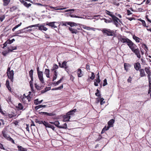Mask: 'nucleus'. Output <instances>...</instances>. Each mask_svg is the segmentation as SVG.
<instances>
[{
    "instance_id": "nucleus-5",
    "label": "nucleus",
    "mask_w": 151,
    "mask_h": 151,
    "mask_svg": "<svg viewBox=\"0 0 151 151\" xmlns=\"http://www.w3.org/2000/svg\"><path fill=\"white\" fill-rule=\"evenodd\" d=\"M61 24L62 26H67V24L69 25L71 28H73L74 27L78 26V25H80L79 24L73 22H61Z\"/></svg>"
},
{
    "instance_id": "nucleus-58",
    "label": "nucleus",
    "mask_w": 151,
    "mask_h": 151,
    "mask_svg": "<svg viewBox=\"0 0 151 151\" xmlns=\"http://www.w3.org/2000/svg\"><path fill=\"white\" fill-rule=\"evenodd\" d=\"M146 18L147 19V21H148L149 22H150L151 23V20L150 19L148 18V16L147 15H146Z\"/></svg>"
},
{
    "instance_id": "nucleus-40",
    "label": "nucleus",
    "mask_w": 151,
    "mask_h": 151,
    "mask_svg": "<svg viewBox=\"0 0 151 151\" xmlns=\"http://www.w3.org/2000/svg\"><path fill=\"white\" fill-rule=\"evenodd\" d=\"M24 97L23 96V97L22 99V102L24 103H27V101H26L27 99H26L25 96V94H24Z\"/></svg>"
},
{
    "instance_id": "nucleus-16",
    "label": "nucleus",
    "mask_w": 151,
    "mask_h": 151,
    "mask_svg": "<svg viewBox=\"0 0 151 151\" xmlns=\"http://www.w3.org/2000/svg\"><path fill=\"white\" fill-rule=\"evenodd\" d=\"M134 68L135 70L138 71L141 68V65L139 63L137 62L134 65Z\"/></svg>"
},
{
    "instance_id": "nucleus-18",
    "label": "nucleus",
    "mask_w": 151,
    "mask_h": 151,
    "mask_svg": "<svg viewBox=\"0 0 151 151\" xmlns=\"http://www.w3.org/2000/svg\"><path fill=\"white\" fill-rule=\"evenodd\" d=\"M67 62L66 61H64L62 64L61 68H65V70H66V69L68 68V66L67 65Z\"/></svg>"
},
{
    "instance_id": "nucleus-34",
    "label": "nucleus",
    "mask_w": 151,
    "mask_h": 151,
    "mask_svg": "<svg viewBox=\"0 0 151 151\" xmlns=\"http://www.w3.org/2000/svg\"><path fill=\"white\" fill-rule=\"evenodd\" d=\"M58 66L56 64H55L53 67V69H52V71H55L56 70V69H58Z\"/></svg>"
},
{
    "instance_id": "nucleus-17",
    "label": "nucleus",
    "mask_w": 151,
    "mask_h": 151,
    "mask_svg": "<svg viewBox=\"0 0 151 151\" xmlns=\"http://www.w3.org/2000/svg\"><path fill=\"white\" fill-rule=\"evenodd\" d=\"M17 46H13L12 45H9L7 46L8 50H10L12 51V52H14L13 50L17 49Z\"/></svg>"
},
{
    "instance_id": "nucleus-14",
    "label": "nucleus",
    "mask_w": 151,
    "mask_h": 151,
    "mask_svg": "<svg viewBox=\"0 0 151 151\" xmlns=\"http://www.w3.org/2000/svg\"><path fill=\"white\" fill-rule=\"evenodd\" d=\"M38 78L40 81L42 83H44V81L42 77V72L38 71Z\"/></svg>"
},
{
    "instance_id": "nucleus-25",
    "label": "nucleus",
    "mask_w": 151,
    "mask_h": 151,
    "mask_svg": "<svg viewBox=\"0 0 151 151\" xmlns=\"http://www.w3.org/2000/svg\"><path fill=\"white\" fill-rule=\"evenodd\" d=\"M114 120L113 119H111L110 120L109 122H108V124L109 125L108 126H111V125H112L114 123Z\"/></svg>"
},
{
    "instance_id": "nucleus-6",
    "label": "nucleus",
    "mask_w": 151,
    "mask_h": 151,
    "mask_svg": "<svg viewBox=\"0 0 151 151\" xmlns=\"http://www.w3.org/2000/svg\"><path fill=\"white\" fill-rule=\"evenodd\" d=\"M34 26V25H31L29 27H26L20 30L17 31L16 33V35L19 37L23 36V35L22 34V32H23L25 31H27V30H26L27 29H28L29 28H31ZM27 31H28V30H27Z\"/></svg>"
},
{
    "instance_id": "nucleus-36",
    "label": "nucleus",
    "mask_w": 151,
    "mask_h": 151,
    "mask_svg": "<svg viewBox=\"0 0 151 151\" xmlns=\"http://www.w3.org/2000/svg\"><path fill=\"white\" fill-rule=\"evenodd\" d=\"M23 4L27 8H28L31 5V4H30V3L27 4V3L26 1L25 2H24V3Z\"/></svg>"
},
{
    "instance_id": "nucleus-41",
    "label": "nucleus",
    "mask_w": 151,
    "mask_h": 151,
    "mask_svg": "<svg viewBox=\"0 0 151 151\" xmlns=\"http://www.w3.org/2000/svg\"><path fill=\"white\" fill-rule=\"evenodd\" d=\"M63 79V78H61V79L60 80H59L57 82H56L55 86L58 85L59 83H61Z\"/></svg>"
},
{
    "instance_id": "nucleus-27",
    "label": "nucleus",
    "mask_w": 151,
    "mask_h": 151,
    "mask_svg": "<svg viewBox=\"0 0 151 151\" xmlns=\"http://www.w3.org/2000/svg\"><path fill=\"white\" fill-rule=\"evenodd\" d=\"M130 65L128 63H124V68L125 70L127 71L128 70V67H130Z\"/></svg>"
},
{
    "instance_id": "nucleus-60",
    "label": "nucleus",
    "mask_w": 151,
    "mask_h": 151,
    "mask_svg": "<svg viewBox=\"0 0 151 151\" xmlns=\"http://www.w3.org/2000/svg\"><path fill=\"white\" fill-rule=\"evenodd\" d=\"M7 127H5L3 129V130L2 131V132H4V133H6V131L7 130Z\"/></svg>"
},
{
    "instance_id": "nucleus-29",
    "label": "nucleus",
    "mask_w": 151,
    "mask_h": 151,
    "mask_svg": "<svg viewBox=\"0 0 151 151\" xmlns=\"http://www.w3.org/2000/svg\"><path fill=\"white\" fill-rule=\"evenodd\" d=\"M22 24V23L21 22H20L19 24H18L16 26H15V27H14L12 29V31L14 32V31L18 27H19Z\"/></svg>"
},
{
    "instance_id": "nucleus-31",
    "label": "nucleus",
    "mask_w": 151,
    "mask_h": 151,
    "mask_svg": "<svg viewBox=\"0 0 151 151\" xmlns=\"http://www.w3.org/2000/svg\"><path fill=\"white\" fill-rule=\"evenodd\" d=\"M110 19H111V18H110ZM103 19L104 20V22L106 23H110L112 22V21L111 20H108L104 18Z\"/></svg>"
},
{
    "instance_id": "nucleus-9",
    "label": "nucleus",
    "mask_w": 151,
    "mask_h": 151,
    "mask_svg": "<svg viewBox=\"0 0 151 151\" xmlns=\"http://www.w3.org/2000/svg\"><path fill=\"white\" fill-rule=\"evenodd\" d=\"M14 71L12 70L9 72H7V75L8 78L11 80L12 82H13L14 73Z\"/></svg>"
},
{
    "instance_id": "nucleus-20",
    "label": "nucleus",
    "mask_w": 151,
    "mask_h": 151,
    "mask_svg": "<svg viewBox=\"0 0 151 151\" xmlns=\"http://www.w3.org/2000/svg\"><path fill=\"white\" fill-rule=\"evenodd\" d=\"M139 71L140 72V76L141 77H143L146 76L144 70L143 69H140L139 70Z\"/></svg>"
},
{
    "instance_id": "nucleus-3",
    "label": "nucleus",
    "mask_w": 151,
    "mask_h": 151,
    "mask_svg": "<svg viewBox=\"0 0 151 151\" xmlns=\"http://www.w3.org/2000/svg\"><path fill=\"white\" fill-rule=\"evenodd\" d=\"M80 25H79L80 26L78 27H76L74 28L69 27V29L70 31V32L72 34H78L79 32H81V30H82L81 27V26H82L83 28L86 29L87 26L82 25L81 24H80ZM79 25H78V26Z\"/></svg>"
},
{
    "instance_id": "nucleus-26",
    "label": "nucleus",
    "mask_w": 151,
    "mask_h": 151,
    "mask_svg": "<svg viewBox=\"0 0 151 151\" xmlns=\"http://www.w3.org/2000/svg\"><path fill=\"white\" fill-rule=\"evenodd\" d=\"M54 74L53 76V78L52 79V81H54V80H55L57 78V70H55L54 71Z\"/></svg>"
},
{
    "instance_id": "nucleus-10",
    "label": "nucleus",
    "mask_w": 151,
    "mask_h": 151,
    "mask_svg": "<svg viewBox=\"0 0 151 151\" xmlns=\"http://www.w3.org/2000/svg\"><path fill=\"white\" fill-rule=\"evenodd\" d=\"M112 18V22L114 24L116 27H118V24H119L118 20H119V19L114 15Z\"/></svg>"
},
{
    "instance_id": "nucleus-54",
    "label": "nucleus",
    "mask_w": 151,
    "mask_h": 151,
    "mask_svg": "<svg viewBox=\"0 0 151 151\" xmlns=\"http://www.w3.org/2000/svg\"><path fill=\"white\" fill-rule=\"evenodd\" d=\"M63 88V85H62L61 86H60L57 88V90H60L61 89Z\"/></svg>"
},
{
    "instance_id": "nucleus-57",
    "label": "nucleus",
    "mask_w": 151,
    "mask_h": 151,
    "mask_svg": "<svg viewBox=\"0 0 151 151\" xmlns=\"http://www.w3.org/2000/svg\"><path fill=\"white\" fill-rule=\"evenodd\" d=\"M0 121L1 122V124H2V125H4L5 124V122L3 119H0Z\"/></svg>"
},
{
    "instance_id": "nucleus-63",
    "label": "nucleus",
    "mask_w": 151,
    "mask_h": 151,
    "mask_svg": "<svg viewBox=\"0 0 151 151\" xmlns=\"http://www.w3.org/2000/svg\"><path fill=\"white\" fill-rule=\"evenodd\" d=\"M34 103L35 105L38 104V99H36L35 100Z\"/></svg>"
},
{
    "instance_id": "nucleus-30",
    "label": "nucleus",
    "mask_w": 151,
    "mask_h": 151,
    "mask_svg": "<svg viewBox=\"0 0 151 151\" xmlns=\"http://www.w3.org/2000/svg\"><path fill=\"white\" fill-rule=\"evenodd\" d=\"M50 89H51V87H47L45 88V91H44V90H42L41 91V92L42 93H44L46 92L47 91H48L50 90Z\"/></svg>"
},
{
    "instance_id": "nucleus-62",
    "label": "nucleus",
    "mask_w": 151,
    "mask_h": 151,
    "mask_svg": "<svg viewBox=\"0 0 151 151\" xmlns=\"http://www.w3.org/2000/svg\"><path fill=\"white\" fill-rule=\"evenodd\" d=\"M132 81V78L130 76L129 78L127 80V81L128 82H131V81Z\"/></svg>"
},
{
    "instance_id": "nucleus-23",
    "label": "nucleus",
    "mask_w": 151,
    "mask_h": 151,
    "mask_svg": "<svg viewBox=\"0 0 151 151\" xmlns=\"http://www.w3.org/2000/svg\"><path fill=\"white\" fill-rule=\"evenodd\" d=\"M3 5L7 6L9 3L10 0H3Z\"/></svg>"
},
{
    "instance_id": "nucleus-43",
    "label": "nucleus",
    "mask_w": 151,
    "mask_h": 151,
    "mask_svg": "<svg viewBox=\"0 0 151 151\" xmlns=\"http://www.w3.org/2000/svg\"><path fill=\"white\" fill-rule=\"evenodd\" d=\"M100 100V104L101 105H102L105 103V101H103L104 100V99L103 98H101Z\"/></svg>"
},
{
    "instance_id": "nucleus-33",
    "label": "nucleus",
    "mask_w": 151,
    "mask_h": 151,
    "mask_svg": "<svg viewBox=\"0 0 151 151\" xmlns=\"http://www.w3.org/2000/svg\"><path fill=\"white\" fill-rule=\"evenodd\" d=\"M59 128H63L66 129L67 128V124L66 123H65L62 126H59Z\"/></svg>"
},
{
    "instance_id": "nucleus-7",
    "label": "nucleus",
    "mask_w": 151,
    "mask_h": 151,
    "mask_svg": "<svg viewBox=\"0 0 151 151\" xmlns=\"http://www.w3.org/2000/svg\"><path fill=\"white\" fill-rule=\"evenodd\" d=\"M38 124H43L46 127L50 128H51L53 130H55V127L52 125H51L47 123L45 121H38Z\"/></svg>"
},
{
    "instance_id": "nucleus-42",
    "label": "nucleus",
    "mask_w": 151,
    "mask_h": 151,
    "mask_svg": "<svg viewBox=\"0 0 151 151\" xmlns=\"http://www.w3.org/2000/svg\"><path fill=\"white\" fill-rule=\"evenodd\" d=\"M2 134L3 135V136L5 138L7 139V138L9 136H8L7 134L5 132L4 133V132H2Z\"/></svg>"
},
{
    "instance_id": "nucleus-53",
    "label": "nucleus",
    "mask_w": 151,
    "mask_h": 151,
    "mask_svg": "<svg viewBox=\"0 0 151 151\" xmlns=\"http://www.w3.org/2000/svg\"><path fill=\"white\" fill-rule=\"evenodd\" d=\"M109 127H110V126H108L107 127H106V126H105V127H104V128L103 129H104L105 131H106L108 129H109Z\"/></svg>"
},
{
    "instance_id": "nucleus-50",
    "label": "nucleus",
    "mask_w": 151,
    "mask_h": 151,
    "mask_svg": "<svg viewBox=\"0 0 151 151\" xmlns=\"http://www.w3.org/2000/svg\"><path fill=\"white\" fill-rule=\"evenodd\" d=\"M38 109V106H36L35 107V108L34 109V111L36 113V114H37V113L38 112V111H37V110Z\"/></svg>"
},
{
    "instance_id": "nucleus-22",
    "label": "nucleus",
    "mask_w": 151,
    "mask_h": 151,
    "mask_svg": "<svg viewBox=\"0 0 151 151\" xmlns=\"http://www.w3.org/2000/svg\"><path fill=\"white\" fill-rule=\"evenodd\" d=\"M82 72L81 69H78L77 74L78 77H80L83 76V74L82 73Z\"/></svg>"
},
{
    "instance_id": "nucleus-61",
    "label": "nucleus",
    "mask_w": 151,
    "mask_h": 151,
    "mask_svg": "<svg viewBox=\"0 0 151 151\" xmlns=\"http://www.w3.org/2000/svg\"><path fill=\"white\" fill-rule=\"evenodd\" d=\"M95 95L96 96H98L100 98V93L97 92L96 93Z\"/></svg>"
},
{
    "instance_id": "nucleus-19",
    "label": "nucleus",
    "mask_w": 151,
    "mask_h": 151,
    "mask_svg": "<svg viewBox=\"0 0 151 151\" xmlns=\"http://www.w3.org/2000/svg\"><path fill=\"white\" fill-rule=\"evenodd\" d=\"M133 52L135 53V54L138 58H140L141 56L139 54V50L138 48L135 50Z\"/></svg>"
},
{
    "instance_id": "nucleus-35",
    "label": "nucleus",
    "mask_w": 151,
    "mask_h": 151,
    "mask_svg": "<svg viewBox=\"0 0 151 151\" xmlns=\"http://www.w3.org/2000/svg\"><path fill=\"white\" fill-rule=\"evenodd\" d=\"M50 7L52 8L53 9L55 10H61L64 9H66V8H60V9H59V8H58L57 7H51V6H50Z\"/></svg>"
},
{
    "instance_id": "nucleus-38",
    "label": "nucleus",
    "mask_w": 151,
    "mask_h": 151,
    "mask_svg": "<svg viewBox=\"0 0 151 151\" xmlns=\"http://www.w3.org/2000/svg\"><path fill=\"white\" fill-rule=\"evenodd\" d=\"M106 14L108 15H109L110 16H111V18L113 17L114 16V15H113L111 14V12L110 11L107 10H106Z\"/></svg>"
},
{
    "instance_id": "nucleus-45",
    "label": "nucleus",
    "mask_w": 151,
    "mask_h": 151,
    "mask_svg": "<svg viewBox=\"0 0 151 151\" xmlns=\"http://www.w3.org/2000/svg\"><path fill=\"white\" fill-rule=\"evenodd\" d=\"M0 148L1 149H3L4 150H5L7 151L8 150L5 149L3 146V145L1 143H0Z\"/></svg>"
},
{
    "instance_id": "nucleus-39",
    "label": "nucleus",
    "mask_w": 151,
    "mask_h": 151,
    "mask_svg": "<svg viewBox=\"0 0 151 151\" xmlns=\"http://www.w3.org/2000/svg\"><path fill=\"white\" fill-rule=\"evenodd\" d=\"M150 67H146L145 68V70L147 74L150 73Z\"/></svg>"
},
{
    "instance_id": "nucleus-46",
    "label": "nucleus",
    "mask_w": 151,
    "mask_h": 151,
    "mask_svg": "<svg viewBox=\"0 0 151 151\" xmlns=\"http://www.w3.org/2000/svg\"><path fill=\"white\" fill-rule=\"evenodd\" d=\"M70 17H76V18H82V17H79V16H77L76 15L74 16L73 15H70Z\"/></svg>"
},
{
    "instance_id": "nucleus-8",
    "label": "nucleus",
    "mask_w": 151,
    "mask_h": 151,
    "mask_svg": "<svg viewBox=\"0 0 151 151\" xmlns=\"http://www.w3.org/2000/svg\"><path fill=\"white\" fill-rule=\"evenodd\" d=\"M29 75L30 77L31 78V80L30 81L29 83L30 84V86L31 89H32V91L33 92L34 91L33 89V86L32 84V81L33 80V70H31L29 72Z\"/></svg>"
},
{
    "instance_id": "nucleus-52",
    "label": "nucleus",
    "mask_w": 151,
    "mask_h": 151,
    "mask_svg": "<svg viewBox=\"0 0 151 151\" xmlns=\"http://www.w3.org/2000/svg\"><path fill=\"white\" fill-rule=\"evenodd\" d=\"M46 107V106L45 105H38V109L42 107H44L45 108Z\"/></svg>"
},
{
    "instance_id": "nucleus-44",
    "label": "nucleus",
    "mask_w": 151,
    "mask_h": 151,
    "mask_svg": "<svg viewBox=\"0 0 151 151\" xmlns=\"http://www.w3.org/2000/svg\"><path fill=\"white\" fill-rule=\"evenodd\" d=\"M107 84V80L106 79H104L103 81V86H105Z\"/></svg>"
},
{
    "instance_id": "nucleus-11",
    "label": "nucleus",
    "mask_w": 151,
    "mask_h": 151,
    "mask_svg": "<svg viewBox=\"0 0 151 151\" xmlns=\"http://www.w3.org/2000/svg\"><path fill=\"white\" fill-rule=\"evenodd\" d=\"M15 41V40L14 38H13L11 40L9 39L7 40L3 44L4 46L3 47V48H4L5 47L7 46L8 44H10L12 43L14 41Z\"/></svg>"
},
{
    "instance_id": "nucleus-51",
    "label": "nucleus",
    "mask_w": 151,
    "mask_h": 151,
    "mask_svg": "<svg viewBox=\"0 0 151 151\" xmlns=\"http://www.w3.org/2000/svg\"><path fill=\"white\" fill-rule=\"evenodd\" d=\"M26 99L28 102H29L30 99V97L29 96H25Z\"/></svg>"
},
{
    "instance_id": "nucleus-28",
    "label": "nucleus",
    "mask_w": 151,
    "mask_h": 151,
    "mask_svg": "<svg viewBox=\"0 0 151 151\" xmlns=\"http://www.w3.org/2000/svg\"><path fill=\"white\" fill-rule=\"evenodd\" d=\"M17 108L19 109V110H23V106L22 104H21L20 103H19L18 104V106H17Z\"/></svg>"
},
{
    "instance_id": "nucleus-56",
    "label": "nucleus",
    "mask_w": 151,
    "mask_h": 151,
    "mask_svg": "<svg viewBox=\"0 0 151 151\" xmlns=\"http://www.w3.org/2000/svg\"><path fill=\"white\" fill-rule=\"evenodd\" d=\"M7 88L10 91H11V88L9 86V85H6Z\"/></svg>"
},
{
    "instance_id": "nucleus-12",
    "label": "nucleus",
    "mask_w": 151,
    "mask_h": 151,
    "mask_svg": "<svg viewBox=\"0 0 151 151\" xmlns=\"http://www.w3.org/2000/svg\"><path fill=\"white\" fill-rule=\"evenodd\" d=\"M57 23V22H47L46 23V25H48L50 27H51L52 28H57V27L55 25V23Z\"/></svg>"
},
{
    "instance_id": "nucleus-32",
    "label": "nucleus",
    "mask_w": 151,
    "mask_h": 151,
    "mask_svg": "<svg viewBox=\"0 0 151 151\" xmlns=\"http://www.w3.org/2000/svg\"><path fill=\"white\" fill-rule=\"evenodd\" d=\"M17 9V7L15 6H13L10 9V11L11 12H13Z\"/></svg>"
},
{
    "instance_id": "nucleus-24",
    "label": "nucleus",
    "mask_w": 151,
    "mask_h": 151,
    "mask_svg": "<svg viewBox=\"0 0 151 151\" xmlns=\"http://www.w3.org/2000/svg\"><path fill=\"white\" fill-rule=\"evenodd\" d=\"M18 150L20 151H27V149L21 146H17Z\"/></svg>"
},
{
    "instance_id": "nucleus-37",
    "label": "nucleus",
    "mask_w": 151,
    "mask_h": 151,
    "mask_svg": "<svg viewBox=\"0 0 151 151\" xmlns=\"http://www.w3.org/2000/svg\"><path fill=\"white\" fill-rule=\"evenodd\" d=\"M59 122L58 121H55L53 123V124L55 125L57 127H58L59 128V126H59Z\"/></svg>"
},
{
    "instance_id": "nucleus-49",
    "label": "nucleus",
    "mask_w": 151,
    "mask_h": 151,
    "mask_svg": "<svg viewBox=\"0 0 151 151\" xmlns=\"http://www.w3.org/2000/svg\"><path fill=\"white\" fill-rule=\"evenodd\" d=\"M50 70L48 69H45V74L46 75H48V74H49Z\"/></svg>"
},
{
    "instance_id": "nucleus-21",
    "label": "nucleus",
    "mask_w": 151,
    "mask_h": 151,
    "mask_svg": "<svg viewBox=\"0 0 151 151\" xmlns=\"http://www.w3.org/2000/svg\"><path fill=\"white\" fill-rule=\"evenodd\" d=\"M12 51L10 50H5L2 52V54L4 56H6L9 53L12 52Z\"/></svg>"
},
{
    "instance_id": "nucleus-55",
    "label": "nucleus",
    "mask_w": 151,
    "mask_h": 151,
    "mask_svg": "<svg viewBox=\"0 0 151 151\" xmlns=\"http://www.w3.org/2000/svg\"><path fill=\"white\" fill-rule=\"evenodd\" d=\"M5 17L4 16H2L1 17H0V20L1 22H2L3 21V20L4 19Z\"/></svg>"
},
{
    "instance_id": "nucleus-13",
    "label": "nucleus",
    "mask_w": 151,
    "mask_h": 151,
    "mask_svg": "<svg viewBox=\"0 0 151 151\" xmlns=\"http://www.w3.org/2000/svg\"><path fill=\"white\" fill-rule=\"evenodd\" d=\"M39 113L40 114H43L44 115H46L47 116H54L55 115V114L53 113H47L46 112H39Z\"/></svg>"
},
{
    "instance_id": "nucleus-64",
    "label": "nucleus",
    "mask_w": 151,
    "mask_h": 151,
    "mask_svg": "<svg viewBox=\"0 0 151 151\" xmlns=\"http://www.w3.org/2000/svg\"><path fill=\"white\" fill-rule=\"evenodd\" d=\"M8 116L10 118H11L13 116L12 114H8Z\"/></svg>"
},
{
    "instance_id": "nucleus-15",
    "label": "nucleus",
    "mask_w": 151,
    "mask_h": 151,
    "mask_svg": "<svg viewBox=\"0 0 151 151\" xmlns=\"http://www.w3.org/2000/svg\"><path fill=\"white\" fill-rule=\"evenodd\" d=\"M38 29L43 32V31H46L47 29L44 26L39 25L38 24Z\"/></svg>"
},
{
    "instance_id": "nucleus-2",
    "label": "nucleus",
    "mask_w": 151,
    "mask_h": 151,
    "mask_svg": "<svg viewBox=\"0 0 151 151\" xmlns=\"http://www.w3.org/2000/svg\"><path fill=\"white\" fill-rule=\"evenodd\" d=\"M101 31L103 34L105 35L112 36L113 37H116V32L113 30L107 28H103Z\"/></svg>"
},
{
    "instance_id": "nucleus-47",
    "label": "nucleus",
    "mask_w": 151,
    "mask_h": 151,
    "mask_svg": "<svg viewBox=\"0 0 151 151\" xmlns=\"http://www.w3.org/2000/svg\"><path fill=\"white\" fill-rule=\"evenodd\" d=\"M95 77L94 73L92 72L91 73V76L90 77V78L91 80H93Z\"/></svg>"
},
{
    "instance_id": "nucleus-59",
    "label": "nucleus",
    "mask_w": 151,
    "mask_h": 151,
    "mask_svg": "<svg viewBox=\"0 0 151 151\" xmlns=\"http://www.w3.org/2000/svg\"><path fill=\"white\" fill-rule=\"evenodd\" d=\"M127 15H129L131 14H132V13L131 12V11L129 10H127Z\"/></svg>"
},
{
    "instance_id": "nucleus-48",
    "label": "nucleus",
    "mask_w": 151,
    "mask_h": 151,
    "mask_svg": "<svg viewBox=\"0 0 151 151\" xmlns=\"http://www.w3.org/2000/svg\"><path fill=\"white\" fill-rule=\"evenodd\" d=\"M113 4L115 5H116L117 6H118L119 5V3H117L116 1H114L113 2Z\"/></svg>"
},
{
    "instance_id": "nucleus-1",
    "label": "nucleus",
    "mask_w": 151,
    "mask_h": 151,
    "mask_svg": "<svg viewBox=\"0 0 151 151\" xmlns=\"http://www.w3.org/2000/svg\"><path fill=\"white\" fill-rule=\"evenodd\" d=\"M119 40L121 41L123 43H126L133 52L138 48H137V46L128 38H119Z\"/></svg>"
},
{
    "instance_id": "nucleus-4",
    "label": "nucleus",
    "mask_w": 151,
    "mask_h": 151,
    "mask_svg": "<svg viewBox=\"0 0 151 151\" xmlns=\"http://www.w3.org/2000/svg\"><path fill=\"white\" fill-rule=\"evenodd\" d=\"M76 109H74L68 112L66 115L63 116V121L64 122L69 121L70 118V115H73L76 111Z\"/></svg>"
}]
</instances>
